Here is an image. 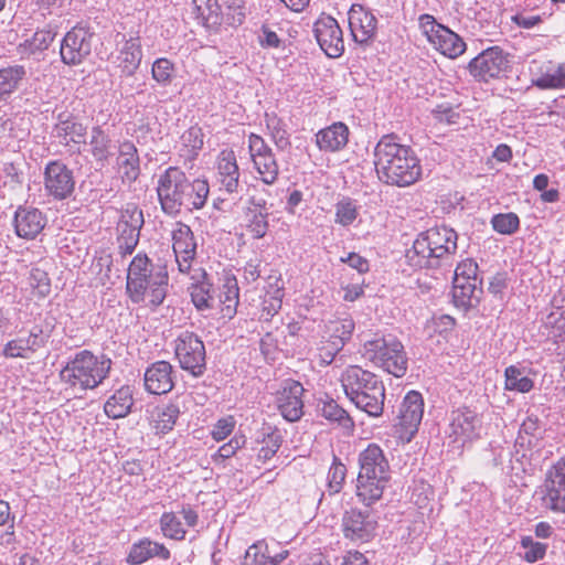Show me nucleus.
<instances>
[{
	"label": "nucleus",
	"mask_w": 565,
	"mask_h": 565,
	"mask_svg": "<svg viewBox=\"0 0 565 565\" xmlns=\"http://www.w3.org/2000/svg\"><path fill=\"white\" fill-rule=\"evenodd\" d=\"M268 207L264 199L250 198L244 211L246 230L254 238H263L268 231Z\"/></svg>",
	"instance_id": "31"
},
{
	"label": "nucleus",
	"mask_w": 565,
	"mask_h": 565,
	"mask_svg": "<svg viewBox=\"0 0 565 565\" xmlns=\"http://www.w3.org/2000/svg\"><path fill=\"white\" fill-rule=\"evenodd\" d=\"M143 381L148 393L167 394L174 386L173 366L168 361H157L146 369Z\"/></svg>",
	"instance_id": "26"
},
{
	"label": "nucleus",
	"mask_w": 565,
	"mask_h": 565,
	"mask_svg": "<svg viewBox=\"0 0 565 565\" xmlns=\"http://www.w3.org/2000/svg\"><path fill=\"white\" fill-rule=\"evenodd\" d=\"M303 387L299 382H287L277 393L276 404L281 416L288 422L300 419L303 414Z\"/></svg>",
	"instance_id": "24"
},
{
	"label": "nucleus",
	"mask_w": 565,
	"mask_h": 565,
	"mask_svg": "<svg viewBox=\"0 0 565 565\" xmlns=\"http://www.w3.org/2000/svg\"><path fill=\"white\" fill-rule=\"evenodd\" d=\"M341 383L347 397L358 408L373 417L383 413L385 388L374 373L358 365H350L343 371Z\"/></svg>",
	"instance_id": "6"
},
{
	"label": "nucleus",
	"mask_w": 565,
	"mask_h": 565,
	"mask_svg": "<svg viewBox=\"0 0 565 565\" xmlns=\"http://www.w3.org/2000/svg\"><path fill=\"white\" fill-rule=\"evenodd\" d=\"M117 172L122 183L130 185L140 174V160L136 146L130 141L119 145L116 160Z\"/></svg>",
	"instance_id": "32"
},
{
	"label": "nucleus",
	"mask_w": 565,
	"mask_h": 565,
	"mask_svg": "<svg viewBox=\"0 0 565 565\" xmlns=\"http://www.w3.org/2000/svg\"><path fill=\"white\" fill-rule=\"evenodd\" d=\"M181 143L188 152L195 154L203 147V134L199 127H190L181 135Z\"/></svg>",
	"instance_id": "60"
},
{
	"label": "nucleus",
	"mask_w": 565,
	"mask_h": 565,
	"mask_svg": "<svg viewBox=\"0 0 565 565\" xmlns=\"http://www.w3.org/2000/svg\"><path fill=\"white\" fill-rule=\"evenodd\" d=\"M111 360L81 350L72 355L60 371V380L66 390L82 394L98 387L109 375Z\"/></svg>",
	"instance_id": "4"
},
{
	"label": "nucleus",
	"mask_w": 565,
	"mask_h": 565,
	"mask_svg": "<svg viewBox=\"0 0 565 565\" xmlns=\"http://www.w3.org/2000/svg\"><path fill=\"white\" fill-rule=\"evenodd\" d=\"M457 233L446 226H435L420 233L406 253L411 266L427 268L439 265V260L457 249Z\"/></svg>",
	"instance_id": "7"
},
{
	"label": "nucleus",
	"mask_w": 565,
	"mask_h": 565,
	"mask_svg": "<svg viewBox=\"0 0 565 565\" xmlns=\"http://www.w3.org/2000/svg\"><path fill=\"white\" fill-rule=\"evenodd\" d=\"M142 57L141 45L138 38L124 40L116 55L115 63L121 72L128 76L132 75L139 67Z\"/></svg>",
	"instance_id": "36"
},
{
	"label": "nucleus",
	"mask_w": 565,
	"mask_h": 565,
	"mask_svg": "<svg viewBox=\"0 0 565 565\" xmlns=\"http://www.w3.org/2000/svg\"><path fill=\"white\" fill-rule=\"evenodd\" d=\"M244 444L245 439L242 436H234L228 443L222 445L216 452L212 455V461L214 463H220L223 460L233 457Z\"/></svg>",
	"instance_id": "61"
},
{
	"label": "nucleus",
	"mask_w": 565,
	"mask_h": 565,
	"mask_svg": "<svg viewBox=\"0 0 565 565\" xmlns=\"http://www.w3.org/2000/svg\"><path fill=\"white\" fill-rule=\"evenodd\" d=\"M374 166L379 179L391 185L408 186L422 175L420 160L412 147L394 135L383 136L374 148Z\"/></svg>",
	"instance_id": "1"
},
{
	"label": "nucleus",
	"mask_w": 565,
	"mask_h": 565,
	"mask_svg": "<svg viewBox=\"0 0 565 565\" xmlns=\"http://www.w3.org/2000/svg\"><path fill=\"white\" fill-rule=\"evenodd\" d=\"M239 288L235 277L225 279L222 291L220 294V301L223 305L222 312L225 317L232 318L236 312L238 305Z\"/></svg>",
	"instance_id": "48"
},
{
	"label": "nucleus",
	"mask_w": 565,
	"mask_h": 565,
	"mask_svg": "<svg viewBox=\"0 0 565 565\" xmlns=\"http://www.w3.org/2000/svg\"><path fill=\"white\" fill-rule=\"evenodd\" d=\"M359 216V207L352 199L344 198L335 204L334 222L341 226L352 225Z\"/></svg>",
	"instance_id": "53"
},
{
	"label": "nucleus",
	"mask_w": 565,
	"mask_h": 565,
	"mask_svg": "<svg viewBox=\"0 0 565 565\" xmlns=\"http://www.w3.org/2000/svg\"><path fill=\"white\" fill-rule=\"evenodd\" d=\"M192 14L198 23L206 28H215L222 21L217 0H192Z\"/></svg>",
	"instance_id": "42"
},
{
	"label": "nucleus",
	"mask_w": 565,
	"mask_h": 565,
	"mask_svg": "<svg viewBox=\"0 0 565 565\" xmlns=\"http://www.w3.org/2000/svg\"><path fill=\"white\" fill-rule=\"evenodd\" d=\"M424 416V399L419 392H408L399 406L397 426L408 441L417 433Z\"/></svg>",
	"instance_id": "17"
},
{
	"label": "nucleus",
	"mask_w": 565,
	"mask_h": 565,
	"mask_svg": "<svg viewBox=\"0 0 565 565\" xmlns=\"http://www.w3.org/2000/svg\"><path fill=\"white\" fill-rule=\"evenodd\" d=\"M509 67L508 54L499 46L483 50L469 64L470 75L479 82H489L499 78Z\"/></svg>",
	"instance_id": "13"
},
{
	"label": "nucleus",
	"mask_w": 565,
	"mask_h": 565,
	"mask_svg": "<svg viewBox=\"0 0 565 565\" xmlns=\"http://www.w3.org/2000/svg\"><path fill=\"white\" fill-rule=\"evenodd\" d=\"M484 433L483 417L477 411L461 406L450 412L446 437L448 446L462 454L466 448L472 446Z\"/></svg>",
	"instance_id": "8"
},
{
	"label": "nucleus",
	"mask_w": 565,
	"mask_h": 565,
	"mask_svg": "<svg viewBox=\"0 0 565 565\" xmlns=\"http://www.w3.org/2000/svg\"><path fill=\"white\" fill-rule=\"evenodd\" d=\"M132 405V388L129 385H124L108 397L104 404V412L109 418H124L130 413Z\"/></svg>",
	"instance_id": "37"
},
{
	"label": "nucleus",
	"mask_w": 565,
	"mask_h": 565,
	"mask_svg": "<svg viewBox=\"0 0 565 565\" xmlns=\"http://www.w3.org/2000/svg\"><path fill=\"white\" fill-rule=\"evenodd\" d=\"M347 475L345 466L334 458L328 471V488L330 493H338L342 489Z\"/></svg>",
	"instance_id": "59"
},
{
	"label": "nucleus",
	"mask_w": 565,
	"mask_h": 565,
	"mask_svg": "<svg viewBox=\"0 0 565 565\" xmlns=\"http://www.w3.org/2000/svg\"><path fill=\"white\" fill-rule=\"evenodd\" d=\"M521 547L524 550L522 557L527 563H534L542 559L547 550V545L541 542H536L531 536H523L521 539Z\"/></svg>",
	"instance_id": "56"
},
{
	"label": "nucleus",
	"mask_w": 565,
	"mask_h": 565,
	"mask_svg": "<svg viewBox=\"0 0 565 565\" xmlns=\"http://www.w3.org/2000/svg\"><path fill=\"white\" fill-rule=\"evenodd\" d=\"M45 224L46 217L39 209L19 206L14 213V231L21 238H35L43 231Z\"/></svg>",
	"instance_id": "29"
},
{
	"label": "nucleus",
	"mask_w": 565,
	"mask_h": 565,
	"mask_svg": "<svg viewBox=\"0 0 565 565\" xmlns=\"http://www.w3.org/2000/svg\"><path fill=\"white\" fill-rule=\"evenodd\" d=\"M49 334L41 327L34 326L26 337H18L8 341L2 354L8 359H30L38 350L45 347Z\"/></svg>",
	"instance_id": "21"
},
{
	"label": "nucleus",
	"mask_w": 565,
	"mask_h": 565,
	"mask_svg": "<svg viewBox=\"0 0 565 565\" xmlns=\"http://www.w3.org/2000/svg\"><path fill=\"white\" fill-rule=\"evenodd\" d=\"M288 555L287 550L273 553L265 540H258L246 550L243 565H279Z\"/></svg>",
	"instance_id": "35"
},
{
	"label": "nucleus",
	"mask_w": 565,
	"mask_h": 565,
	"mask_svg": "<svg viewBox=\"0 0 565 565\" xmlns=\"http://www.w3.org/2000/svg\"><path fill=\"white\" fill-rule=\"evenodd\" d=\"M159 525L164 537L175 541H182L185 537L186 530L173 512L162 513Z\"/></svg>",
	"instance_id": "50"
},
{
	"label": "nucleus",
	"mask_w": 565,
	"mask_h": 565,
	"mask_svg": "<svg viewBox=\"0 0 565 565\" xmlns=\"http://www.w3.org/2000/svg\"><path fill=\"white\" fill-rule=\"evenodd\" d=\"M359 468L356 495L370 507L383 495L391 478L390 463L379 445L369 444L359 454Z\"/></svg>",
	"instance_id": "5"
},
{
	"label": "nucleus",
	"mask_w": 565,
	"mask_h": 565,
	"mask_svg": "<svg viewBox=\"0 0 565 565\" xmlns=\"http://www.w3.org/2000/svg\"><path fill=\"white\" fill-rule=\"evenodd\" d=\"M477 282L478 264L471 258L461 260L455 269L452 281V298L457 307L466 308L471 306Z\"/></svg>",
	"instance_id": "14"
},
{
	"label": "nucleus",
	"mask_w": 565,
	"mask_h": 565,
	"mask_svg": "<svg viewBox=\"0 0 565 565\" xmlns=\"http://www.w3.org/2000/svg\"><path fill=\"white\" fill-rule=\"evenodd\" d=\"M491 451L493 465L500 467L507 475L519 477L526 471L530 465L526 452L520 448H515V451L512 452L510 447L491 444Z\"/></svg>",
	"instance_id": "27"
},
{
	"label": "nucleus",
	"mask_w": 565,
	"mask_h": 565,
	"mask_svg": "<svg viewBox=\"0 0 565 565\" xmlns=\"http://www.w3.org/2000/svg\"><path fill=\"white\" fill-rule=\"evenodd\" d=\"M363 356L395 377L407 371V356L404 345L393 335L375 337L363 345Z\"/></svg>",
	"instance_id": "9"
},
{
	"label": "nucleus",
	"mask_w": 565,
	"mask_h": 565,
	"mask_svg": "<svg viewBox=\"0 0 565 565\" xmlns=\"http://www.w3.org/2000/svg\"><path fill=\"white\" fill-rule=\"evenodd\" d=\"M252 162L262 182L271 185L277 181L279 167L274 153L264 158L259 157V159Z\"/></svg>",
	"instance_id": "51"
},
{
	"label": "nucleus",
	"mask_w": 565,
	"mask_h": 565,
	"mask_svg": "<svg viewBox=\"0 0 565 565\" xmlns=\"http://www.w3.org/2000/svg\"><path fill=\"white\" fill-rule=\"evenodd\" d=\"M316 145L320 151L338 152L349 141V128L345 124L338 121L320 129L315 136Z\"/></svg>",
	"instance_id": "33"
},
{
	"label": "nucleus",
	"mask_w": 565,
	"mask_h": 565,
	"mask_svg": "<svg viewBox=\"0 0 565 565\" xmlns=\"http://www.w3.org/2000/svg\"><path fill=\"white\" fill-rule=\"evenodd\" d=\"M198 274L191 276L192 279H198L190 286V296L193 305L200 311L212 309L214 298L212 295V284L206 279V273L201 268L196 270Z\"/></svg>",
	"instance_id": "40"
},
{
	"label": "nucleus",
	"mask_w": 565,
	"mask_h": 565,
	"mask_svg": "<svg viewBox=\"0 0 565 565\" xmlns=\"http://www.w3.org/2000/svg\"><path fill=\"white\" fill-rule=\"evenodd\" d=\"M418 24L427 41L444 56L455 60L466 52L467 45L462 38L448 26L437 22L434 15L420 14Z\"/></svg>",
	"instance_id": "10"
},
{
	"label": "nucleus",
	"mask_w": 565,
	"mask_h": 565,
	"mask_svg": "<svg viewBox=\"0 0 565 565\" xmlns=\"http://www.w3.org/2000/svg\"><path fill=\"white\" fill-rule=\"evenodd\" d=\"M491 224L495 232L511 235L519 228L520 220L514 213L497 214L492 217Z\"/></svg>",
	"instance_id": "57"
},
{
	"label": "nucleus",
	"mask_w": 565,
	"mask_h": 565,
	"mask_svg": "<svg viewBox=\"0 0 565 565\" xmlns=\"http://www.w3.org/2000/svg\"><path fill=\"white\" fill-rule=\"evenodd\" d=\"M532 84L541 89H564L565 63L547 62L541 74L532 79Z\"/></svg>",
	"instance_id": "41"
},
{
	"label": "nucleus",
	"mask_w": 565,
	"mask_h": 565,
	"mask_svg": "<svg viewBox=\"0 0 565 565\" xmlns=\"http://www.w3.org/2000/svg\"><path fill=\"white\" fill-rule=\"evenodd\" d=\"M52 136L70 152H79L81 146L86 142V127L72 118L58 120L53 128Z\"/></svg>",
	"instance_id": "30"
},
{
	"label": "nucleus",
	"mask_w": 565,
	"mask_h": 565,
	"mask_svg": "<svg viewBox=\"0 0 565 565\" xmlns=\"http://www.w3.org/2000/svg\"><path fill=\"white\" fill-rule=\"evenodd\" d=\"M239 168L233 150H222L216 161V180L220 191L237 193L239 188Z\"/></svg>",
	"instance_id": "28"
},
{
	"label": "nucleus",
	"mask_w": 565,
	"mask_h": 565,
	"mask_svg": "<svg viewBox=\"0 0 565 565\" xmlns=\"http://www.w3.org/2000/svg\"><path fill=\"white\" fill-rule=\"evenodd\" d=\"M543 435V428L536 416H527L521 424L518 437L515 439L514 448H520L522 451H530L532 448L539 446Z\"/></svg>",
	"instance_id": "39"
},
{
	"label": "nucleus",
	"mask_w": 565,
	"mask_h": 565,
	"mask_svg": "<svg viewBox=\"0 0 565 565\" xmlns=\"http://www.w3.org/2000/svg\"><path fill=\"white\" fill-rule=\"evenodd\" d=\"M342 526L345 537L366 542L374 535L376 522L370 512L352 509L343 515Z\"/></svg>",
	"instance_id": "25"
},
{
	"label": "nucleus",
	"mask_w": 565,
	"mask_h": 565,
	"mask_svg": "<svg viewBox=\"0 0 565 565\" xmlns=\"http://www.w3.org/2000/svg\"><path fill=\"white\" fill-rule=\"evenodd\" d=\"M340 342H331L329 339L323 338L320 341L317 350L320 362L324 365H329L334 360L335 355L342 350Z\"/></svg>",
	"instance_id": "63"
},
{
	"label": "nucleus",
	"mask_w": 565,
	"mask_h": 565,
	"mask_svg": "<svg viewBox=\"0 0 565 565\" xmlns=\"http://www.w3.org/2000/svg\"><path fill=\"white\" fill-rule=\"evenodd\" d=\"M172 248L180 273L190 274L196 255V242L190 226L177 223L171 233Z\"/></svg>",
	"instance_id": "20"
},
{
	"label": "nucleus",
	"mask_w": 565,
	"mask_h": 565,
	"mask_svg": "<svg viewBox=\"0 0 565 565\" xmlns=\"http://www.w3.org/2000/svg\"><path fill=\"white\" fill-rule=\"evenodd\" d=\"M126 289L134 303L158 307L168 289L166 266L153 265L147 255L137 254L128 268Z\"/></svg>",
	"instance_id": "3"
},
{
	"label": "nucleus",
	"mask_w": 565,
	"mask_h": 565,
	"mask_svg": "<svg viewBox=\"0 0 565 565\" xmlns=\"http://www.w3.org/2000/svg\"><path fill=\"white\" fill-rule=\"evenodd\" d=\"M75 189L73 171L62 161H50L44 169V190L54 200L70 198Z\"/></svg>",
	"instance_id": "15"
},
{
	"label": "nucleus",
	"mask_w": 565,
	"mask_h": 565,
	"mask_svg": "<svg viewBox=\"0 0 565 565\" xmlns=\"http://www.w3.org/2000/svg\"><path fill=\"white\" fill-rule=\"evenodd\" d=\"M257 440L260 444L257 454L258 460L266 462L271 459L280 448L282 436L278 429L268 426L260 430Z\"/></svg>",
	"instance_id": "44"
},
{
	"label": "nucleus",
	"mask_w": 565,
	"mask_h": 565,
	"mask_svg": "<svg viewBox=\"0 0 565 565\" xmlns=\"http://www.w3.org/2000/svg\"><path fill=\"white\" fill-rule=\"evenodd\" d=\"M313 33L320 49L329 57H339L344 51L342 30L337 20L330 15H321L313 25Z\"/></svg>",
	"instance_id": "19"
},
{
	"label": "nucleus",
	"mask_w": 565,
	"mask_h": 565,
	"mask_svg": "<svg viewBox=\"0 0 565 565\" xmlns=\"http://www.w3.org/2000/svg\"><path fill=\"white\" fill-rule=\"evenodd\" d=\"M355 323L351 317L337 318L330 320L324 326L323 338L329 339L331 342H340V347L351 339L354 331Z\"/></svg>",
	"instance_id": "43"
},
{
	"label": "nucleus",
	"mask_w": 565,
	"mask_h": 565,
	"mask_svg": "<svg viewBox=\"0 0 565 565\" xmlns=\"http://www.w3.org/2000/svg\"><path fill=\"white\" fill-rule=\"evenodd\" d=\"M92 35L82 28H74L67 32L61 44L62 61L70 65H75L90 53Z\"/></svg>",
	"instance_id": "23"
},
{
	"label": "nucleus",
	"mask_w": 565,
	"mask_h": 565,
	"mask_svg": "<svg viewBox=\"0 0 565 565\" xmlns=\"http://www.w3.org/2000/svg\"><path fill=\"white\" fill-rule=\"evenodd\" d=\"M54 36L51 30H38L30 39L19 44L18 53L21 57H30L43 52L50 46Z\"/></svg>",
	"instance_id": "46"
},
{
	"label": "nucleus",
	"mask_w": 565,
	"mask_h": 565,
	"mask_svg": "<svg viewBox=\"0 0 565 565\" xmlns=\"http://www.w3.org/2000/svg\"><path fill=\"white\" fill-rule=\"evenodd\" d=\"M265 122L276 147L281 150L286 149L290 145V141L282 120L274 113H266Z\"/></svg>",
	"instance_id": "49"
},
{
	"label": "nucleus",
	"mask_w": 565,
	"mask_h": 565,
	"mask_svg": "<svg viewBox=\"0 0 565 565\" xmlns=\"http://www.w3.org/2000/svg\"><path fill=\"white\" fill-rule=\"evenodd\" d=\"M541 504L552 512L565 513V459L547 470L541 487Z\"/></svg>",
	"instance_id": "12"
},
{
	"label": "nucleus",
	"mask_w": 565,
	"mask_h": 565,
	"mask_svg": "<svg viewBox=\"0 0 565 565\" xmlns=\"http://www.w3.org/2000/svg\"><path fill=\"white\" fill-rule=\"evenodd\" d=\"M348 22L354 42L367 44L375 36L377 19L362 4L351 6L348 12Z\"/></svg>",
	"instance_id": "22"
},
{
	"label": "nucleus",
	"mask_w": 565,
	"mask_h": 565,
	"mask_svg": "<svg viewBox=\"0 0 565 565\" xmlns=\"http://www.w3.org/2000/svg\"><path fill=\"white\" fill-rule=\"evenodd\" d=\"M154 557L168 561L171 557V553L162 543L146 537L131 545L126 562L129 565H141Z\"/></svg>",
	"instance_id": "34"
},
{
	"label": "nucleus",
	"mask_w": 565,
	"mask_h": 565,
	"mask_svg": "<svg viewBox=\"0 0 565 565\" xmlns=\"http://www.w3.org/2000/svg\"><path fill=\"white\" fill-rule=\"evenodd\" d=\"M505 390L519 393H529L534 387L529 371L519 365H510L505 369Z\"/></svg>",
	"instance_id": "45"
},
{
	"label": "nucleus",
	"mask_w": 565,
	"mask_h": 565,
	"mask_svg": "<svg viewBox=\"0 0 565 565\" xmlns=\"http://www.w3.org/2000/svg\"><path fill=\"white\" fill-rule=\"evenodd\" d=\"M284 291L280 287H276L271 292L267 291L263 303L260 319L269 321L281 309Z\"/></svg>",
	"instance_id": "54"
},
{
	"label": "nucleus",
	"mask_w": 565,
	"mask_h": 565,
	"mask_svg": "<svg viewBox=\"0 0 565 565\" xmlns=\"http://www.w3.org/2000/svg\"><path fill=\"white\" fill-rule=\"evenodd\" d=\"M89 146L92 156L99 162L107 161L113 156L115 149L109 136L99 127L93 128Z\"/></svg>",
	"instance_id": "47"
},
{
	"label": "nucleus",
	"mask_w": 565,
	"mask_h": 565,
	"mask_svg": "<svg viewBox=\"0 0 565 565\" xmlns=\"http://www.w3.org/2000/svg\"><path fill=\"white\" fill-rule=\"evenodd\" d=\"M552 306L553 309L546 316L544 327L548 330L547 337L555 345V353L563 356L565 362V288L554 295Z\"/></svg>",
	"instance_id": "18"
},
{
	"label": "nucleus",
	"mask_w": 565,
	"mask_h": 565,
	"mask_svg": "<svg viewBox=\"0 0 565 565\" xmlns=\"http://www.w3.org/2000/svg\"><path fill=\"white\" fill-rule=\"evenodd\" d=\"M26 77L23 65L14 64L0 68V103H7Z\"/></svg>",
	"instance_id": "38"
},
{
	"label": "nucleus",
	"mask_w": 565,
	"mask_h": 565,
	"mask_svg": "<svg viewBox=\"0 0 565 565\" xmlns=\"http://www.w3.org/2000/svg\"><path fill=\"white\" fill-rule=\"evenodd\" d=\"M248 150L252 161L259 159V157L264 158L274 153L263 137L256 134L248 136Z\"/></svg>",
	"instance_id": "62"
},
{
	"label": "nucleus",
	"mask_w": 565,
	"mask_h": 565,
	"mask_svg": "<svg viewBox=\"0 0 565 565\" xmlns=\"http://www.w3.org/2000/svg\"><path fill=\"white\" fill-rule=\"evenodd\" d=\"M258 43L263 49H284V40L269 25H263L258 34Z\"/></svg>",
	"instance_id": "64"
},
{
	"label": "nucleus",
	"mask_w": 565,
	"mask_h": 565,
	"mask_svg": "<svg viewBox=\"0 0 565 565\" xmlns=\"http://www.w3.org/2000/svg\"><path fill=\"white\" fill-rule=\"evenodd\" d=\"M174 64L166 57L157 58L152 64V78L161 86L169 85L174 77Z\"/></svg>",
	"instance_id": "55"
},
{
	"label": "nucleus",
	"mask_w": 565,
	"mask_h": 565,
	"mask_svg": "<svg viewBox=\"0 0 565 565\" xmlns=\"http://www.w3.org/2000/svg\"><path fill=\"white\" fill-rule=\"evenodd\" d=\"M174 354L181 369L193 376H201L205 371V347L193 332L182 331L174 340Z\"/></svg>",
	"instance_id": "11"
},
{
	"label": "nucleus",
	"mask_w": 565,
	"mask_h": 565,
	"mask_svg": "<svg viewBox=\"0 0 565 565\" xmlns=\"http://www.w3.org/2000/svg\"><path fill=\"white\" fill-rule=\"evenodd\" d=\"M143 223L142 211L134 203L126 204L117 224L119 247L126 254H131L137 246Z\"/></svg>",
	"instance_id": "16"
},
{
	"label": "nucleus",
	"mask_w": 565,
	"mask_h": 565,
	"mask_svg": "<svg viewBox=\"0 0 565 565\" xmlns=\"http://www.w3.org/2000/svg\"><path fill=\"white\" fill-rule=\"evenodd\" d=\"M29 286L39 297H45L51 291V282L46 271L33 268L29 275Z\"/></svg>",
	"instance_id": "58"
},
{
	"label": "nucleus",
	"mask_w": 565,
	"mask_h": 565,
	"mask_svg": "<svg viewBox=\"0 0 565 565\" xmlns=\"http://www.w3.org/2000/svg\"><path fill=\"white\" fill-rule=\"evenodd\" d=\"M180 415V408L174 403H169L158 408L156 416V429L158 433L166 434L170 431Z\"/></svg>",
	"instance_id": "52"
},
{
	"label": "nucleus",
	"mask_w": 565,
	"mask_h": 565,
	"mask_svg": "<svg viewBox=\"0 0 565 565\" xmlns=\"http://www.w3.org/2000/svg\"><path fill=\"white\" fill-rule=\"evenodd\" d=\"M190 186V180L184 171L178 167H169L159 175L157 183V194L162 211L169 215L178 214L182 207L191 210H200L205 205L210 193V185L205 179H194V190L196 198L191 201V196L186 193Z\"/></svg>",
	"instance_id": "2"
}]
</instances>
